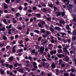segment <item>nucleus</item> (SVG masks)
Instances as JSON below:
<instances>
[{
    "instance_id": "36",
    "label": "nucleus",
    "mask_w": 76,
    "mask_h": 76,
    "mask_svg": "<svg viewBox=\"0 0 76 76\" xmlns=\"http://www.w3.org/2000/svg\"><path fill=\"white\" fill-rule=\"evenodd\" d=\"M54 11H57V7H54Z\"/></svg>"
},
{
    "instance_id": "46",
    "label": "nucleus",
    "mask_w": 76,
    "mask_h": 76,
    "mask_svg": "<svg viewBox=\"0 0 76 76\" xmlns=\"http://www.w3.org/2000/svg\"><path fill=\"white\" fill-rule=\"evenodd\" d=\"M30 35L31 37H34V33H31Z\"/></svg>"
},
{
    "instance_id": "12",
    "label": "nucleus",
    "mask_w": 76,
    "mask_h": 76,
    "mask_svg": "<svg viewBox=\"0 0 76 76\" xmlns=\"http://www.w3.org/2000/svg\"><path fill=\"white\" fill-rule=\"evenodd\" d=\"M61 15L62 17H64V16L65 15V12L64 11H63V12H61Z\"/></svg>"
},
{
    "instance_id": "48",
    "label": "nucleus",
    "mask_w": 76,
    "mask_h": 76,
    "mask_svg": "<svg viewBox=\"0 0 76 76\" xmlns=\"http://www.w3.org/2000/svg\"><path fill=\"white\" fill-rule=\"evenodd\" d=\"M67 41L68 43H69V44H70V43H71V40H70V39H68Z\"/></svg>"
},
{
    "instance_id": "64",
    "label": "nucleus",
    "mask_w": 76,
    "mask_h": 76,
    "mask_svg": "<svg viewBox=\"0 0 76 76\" xmlns=\"http://www.w3.org/2000/svg\"><path fill=\"white\" fill-rule=\"evenodd\" d=\"M19 10H22V8L21 6L19 7Z\"/></svg>"
},
{
    "instance_id": "22",
    "label": "nucleus",
    "mask_w": 76,
    "mask_h": 76,
    "mask_svg": "<svg viewBox=\"0 0 76 76\" xmlns=\"http://www.w3.org/2000/svg\"><path fill=\"white\" fill-rule=\"evenodd\" d=\"M47 19L48 21H50L51 19V17H50V18H47Z\"/></svg>"
},
{
    "instance_id": "18",
    "label": "nucleus",
    "mask_w": 76,
    "mask_h": 76,
    "mask_svg": "<svg viewBox=\"0 0 76 76\" xmlns=\"http://www.w3.org/2000/svg\"><path fill=\"white\" fill-rule=\"evenodd\" d=\"M43 12L44 13H46V12L47 11V10H46L45 8H43Z\"/></svg>"
},
{
    "instance_id": "5",
    "label": "nucleus",
    "mask_w": 76,
    "mask_h": 76,
    "mask_svg": "<svg viewBox=\"0 0 76 76\" xmlns=\"http://www.w3.org/2000/svg\"><path fill=\"white\" fill-rule=\"evenodd\" d=\"M57 52L59 54H61V53H62L63 52V50L61 49H58L57 50Z\"/></svg>"
},
{
    "instance_id": "29",
    "label": "nucleus",
    "mask_w": 76,
    "mask_h": 76,
    "mask_svg": "<svg viewBox=\"0 0 76 76\" xmlns=\"http://www.w3.org/2000/svg\"><path fill=\"white\" fill-rule=\"evenodd\" d=\"M35 32L36 33H37V34H38V33H39V30H35Z\"/></svg>"
},
{
    "instance_id": "42",
    "label": "nucleus",
    "mask_w": 76,
    "mask_h": 76,
    "mask_svg": "<svg viewBox=\"0 0 76 76\" xmlns=\"http://www.w3.org/2000/svg\"><path fill=\"white\" fill-rule=\"evenodd\" d=\"M73 34L74 35H76V30L74 31Z\"/></svg>"
},
{
    "instance_id": "21",
    "label": "nucleus",
    "mask_w": 76,
    "mask_h": 76,
    "mask_svg": "<svg viewBox=\"0 0 76 76\" xmlns=\"http://www.w3.org/2000/svg\"><path fill=\"white\" fill-rule=\"evenodd\" d=\"M62 60L61 59H60L59 60V64H61V62H62Z\"/></svg>"
},
{
    "instance_id": "11",
    "label": "nucleus",
    "mask_w": 76,
    "mask_h": 76,
    "mask_svg": "<svg viewBox=\"0 0 76 76\" xmlns=\"http://www.w3.org/2000/svg\"><path fill=\"white\" fill-rule=\"evenodd\" d=\"M67 48H64L63 49V51L64 52H65L66 53H67Z\"/></svg>"
},
{
    "instance_id": "6",
    "label": "nucleus",
    "mask_w": 76,
    "mask_h": 76,
    "mask_svg": "<svg viewBox=\"0 0 76 76\" xmlns=\"http://www.w3.org/2000/svg\"><path fill=\"white\" fill-rule=\"evenodd\" d=\"M55 29L56 30H57L58 31H60L61 30V28L59 27L58 26H56L55 27Z\"/></svg>"
},
{
    "instance_id": "35",
    "label": "nucleus",
    "mask_w": 76,
    "mask_h": 76,
    "mask_svg": "<svg viewBox=\"0 0 76 76\" xmlns=\"http://www.w3.org/2000/svg\"><path fill=\"white\" fill-rule=\"evenodd\" d=\"M50 30L52 32H54V30L53 28H50Z\"/></svg>"
},
{
    "instance_id": "8",
    "label": "nucleus",
    "mask_w": 76,
    "mask_h": 76,
    "mask_svg": "<svg viewBox=\"0 0 76 76\" xmlns=\"http://www.w3.org/2000/svg\"><path fill=\"white\" fill-rule=\"evenodd\" d=\"M72 5H69L68 7V8L69 10H71L72 9Z\"/></svg>"
},
{
    "instance_id": "45",
    "label": "nucleus",
    "mask_w": 76,
    "mask_h": 76,
    "mask_svg": "<svg viewBox=\"0 0 76 76\" xmlns=\"http://www.w3.org/2000/svg\"><path fill=\"white\" fill-rule=\"evenodd\" d=\"M2 31H5V27H3L2 28Z\"/></svg>"
},
{
    "instance_id": "16",
    "label": "nucleus",
    "mask_w": 76,
    "mask_h": 76,
    "mask_svg": "<svg viewBox=\"0 0 76 76\" xmlns=\"http://www.w3.org/2000/svg\"><path fill=\"white\" fill-rule=\"evenodd\" d=\"M4 9H7L8 7L7 5L6 4H4Z\"/></svg>"
},
{
    "instance_id": "59",
    "label": "nucleus",
    "mask_w": 76,
    "mask_h": 76,
    "mask_svg": "<svg viewBox=\"0 0 76 76\" xmlns=\"http://www.w3.org/2000/svg\"><path fill=\"white\" fill-rule=\"evenodd\" d=\"M48 57L49 58H51V55H50V54H48Z\"/></svg>"
},
{
    "instance_id": "15",
    "label": "nucleus",
    "mask_w": 76,
    "mask_h": 76,
    "mask_svg": "<svg viewBox=\"0 0 76 76\" xmlns=\"http://www.w3.org/2000/svg\"><path fill=\"white\" fill-rule=\"evenodd\" d=\"M37 16V17L38 18H41V14L39 13L37 14L36 15Z\"/></svg>"
},
{
    "instance_id": "2",
    "label": "nucleus",
    "mask_w": 76,
    "mask_h": 76,
    "mask_svg": "<svg viewBox=\"0 0 76 76\" xmlns=\"http://www.w3.org/2000/svg\"><path fill=\"white\" fill-rule=\"evenodd\" d=\"M23 48H21V49H18L17 50V51L18 53H21L22 52H23Z\"/></svg>"
},
{
    "instance_id": "56",
    "label": "nucleus",
    "mask_w": 76,
    "mask_h": 76,
    "mask_svg": "<svg viewBox=\"0 0 76 76\" xmlns=\"http://www.w3.org/2000/svg\"><path fill=\"white\" fill-rule=\"evenodd\" d=\"M27 9H28V8H27V7H26L25 8H24L23 10H24V11H25V10H27Z\"/></svg>"
},
{
    "instance_id": "1",
    "label": "nucleus",
    "mask_w": 76,
    "mask_h": 76,
    "mask_svg": "<svg viewBox=\"0 0 76 76\" xmlns=\"http://www.w3.org/2000/svg\"><path fill=\"white\" fill-rule=\"evenodd\" d=\"M57 56L59 58H62L64 57V55L63 54H58Z\"/></svg>"
},
{
    "instance_id": "43",
    "label": "nucleus",
    "mask_w": 76,
    "mask_h": 76,
    "mask_svg": "<svg viewBox=\"0 0 76 76\" xmlns=\"http://www.w3.org/2000/svg\"><path fill=\"white\" fill-rule=\"evenodd\" d=\"M10 0H6V2L7 3H9V2H10Z\"/></svg>"
},
{
    "instance_id": "31",
    "label": "nucleus",
    "mask_w": 76,
    "mask_h": 76,
    "mask_svg": "<svg viewBox=\"0 0 76 76\" xmlns=\"http://www.w3.org/2000/svg\"><path fill=\"white\" fill-rule=\"evenodd\" d=\"M35 52V49L31 51L32 53H34Z\"/></svg>"
},
{
    "instance_id": "34",
    "label": "nucleus",
    "mask_w": 76,
    "mask_h": 76,
    "mask_svg": "<svg viewBox=\"0 0 76 76\" xmlns=\"http://www.w3.org/2000/svg\"><path fill=\"white\" fill-rule=\"evenodd\" d=\"M15 15L16 16L18 17V16H19V15H20V13H19V12H18L16 13Z\"/></svg>"
},
{
    "instance_id": "37",
    "label": "nucleus",
    "mask_w": 76,
    "mask_h": 76,
    "mask_svg": "<svg viewBox=\"0 0 76 76\" xmlns=\"http://www.w3.org/2000/svg\"><path fill=\"white\" fill-rule=\"evenodd\" d=\"M73 20L74 22H76V17L74 18Z\"/></svg>"
},
{
    "instance_id": "23",
    "label": "nucleus",
    "mask_w": 76,
    "mask_h": 76,
    "mask_svg": "<svg viewBox=\"0 0 76 76\" xmlns=\"http://www.w3.org/2000/svg\"><path fill=\"white\" fill-rule=\"evenodd\" d=\"M38 26L39 27V28H42V25L40 23H39L38 24Z\"/></svg>"
},
{
    "instance_id": "47",
    "label": "nucleus",
    "mask_w": 76,
    "mask_h": 76,
    "mask_svg": "<svg viewBox=\"0 0 76 76\" xmlns=\"http://www.w3.org/2000/svg\"><path fill=\"white\" fill-rule=\"evenodd\" d=\"M33 65L34 66H36V65H37V64L36 62H34L33 63Z\"/></svg>"
},
{
    "instance_id": "33",
    "label": "nucleus",
    "mask_w": 76,
    "mask_h": 76,
    "mask_svg": "<svg viewBox=\"0 0 76 76\" xmlns=\"http://www.w3.org/2000/svg\"><path fill=\"white\" fill-rule=\"evenodd\" d=\"M10 66V64H5V67H9V66Z\"/></svg>"
},
{
    "instance_id": "32",
    "label": "nucleus",
    "mask_w": 76,
    "mask_h": 76,
    "mask_svg": "<svg viewBox=\"0 0 76 76\" xmlns=\"http://www.w3.org/2000/svg\"><path fill=\"white\" fill-rule=\"evenodd\" d=\"M32 9H32L33 10H35L37 9V7H34L32 8Z\"/></svg>"
},
{
    "instance_id": "57",
    "label": "nucleus",
    "mask_w": 76,
    "mask_h": 76,
    "mask_svg": "<svg viewBox=\"0 0 76 76\" xmlns=\"http://www.w3.org/2000/svg\"><path fill=\"white\" fill-rule=\"evenodd\" d=\"M57 38L58 40V41H61V37H58Z\"/></svg>"
},
{
    "instance_id": "26",
    "label": "nucleus",
    "mask_w": 76,
    "mask_h": 76,
    "mask_svg": "<svg viewBox=\"0 0 76 76\" xmlns=\"http://www.w3.org/2000/svg\"><path fill=\"white\" fill-rule=\"evenodd\" d=\"M60 34L62 35H66V34L65 33L60 32Z\"/></svg>"
},
{
    "instance_id": "40",
    "label": "nucleus",
    "mask_w": 76,
    "mask_h": 76,
    "mask_svg": "<svg viewBox=\"0 0 76 76\" xmlns=\"http://www.w3.org/2000/svg\"><path fill=\"white\" fill-rule=\"evenodd\" d=\"M9 66L10 69H12L13 68V65H10Z\"/></svg>"
},
{
    "instance_id": "25",
    "label": "nucleus",
    "mask_w": 76,
    "mask_h": 76,
    "mask_svg": "<svg viewBox=\"0 0 76 76\" xmlns=\"http://www.w3.org/2000/svg\"><path fill=\"white\" fill-rule=\"evenodd\" d=\"M41 23L43 25H45V22L44 21H41Z\"/></svg>"
},
{
    "instance_id": "63",
    "label": "nucleus",
    "mask_w": 76,
    "mask_h": 76,
    "mask_svg": "<svg viewBox=\"0 0 76 76\" xmlns=\"http://www.w3.org/2000/svg\"><path fill=\"white\" fill-rule=\"evenodd\" d=\"M28 13H31L32 10H28Z\"/></svg>"
},
{
    "instance_id": "50",
    "label": "nucleus",
    "mask_w": 76,
    "mask_h": 76,
    "mask_svg": "<svg viewBox=\"0 0 76 76\" xmlns=\"http://www.w3.org/2000/svg\"><path fill=\"white\" fill-rule=\"evenodd\" d=\"M61 67H65V65H64V64H62L61 65Z\"/></svg>"
},
{
    "instance_id": "17",
    "label": "nucleus",
    "mask_w": 76,
    "mask_h": 76,
    "mask_svg": "<svg viewBox=\"0 0 76 76\" xmlns=\"http://www.w3.org/2000/svg\"><path fill=\"white\" fill-rule=\"evenodd\" d=\"M72 41H75L76 39V37L73 36L72 38Z\"/></svg>"
},
{
    "instance_id": "28",
    "label": "nucleus",
    "mask_w": 76,
    "mask_h": 76,
    "mask_svg": "<svg viewBox=\"0 0 76 76\" xmlns=\"http://www.w3.org/2000/svg\"><path fill=\"white\" fill-rule=\"evenodd\" d=\"M66 29L67 30H69L70 29V27H69V26L67 25L66 27Z\"/></svg>"
},
{
    "instance_id": "19",
    "label": "nucleus",
    "mask_w": 76,
    "mask_h": 76,
    "mask_svg": "<svg viewBox=\"0 0 76 76\" xmlns=\"http://www.w3.org/2000/svg\"><path fill=\"white\" fill-rule=\"evenodd\" d=\"M3 39L4 40H6V39H7V37H6L5 36H3Z\"/></svg>"
},
{
    "instance_id": "51",
    "label": "nucleus",
    "mask_w": 76,
    "mask_h": 76,
    "mask_svg": "<svg viewBox=\"0 0 76 76\" xmlns=\"http://www.w3.org/2000/svg\"><path fill=\"white\" fill-rule=\"evenodd\" d=\"M42 37L44 38H46V37H47V36L46 35H44V34H42Z\"/></svg>"
},
{
    "instance_id": "27",
    "label": "nucleus",
    "mask_w": 76,
    "mask_h": 76,
    "mask_svg": "<svg viewBox=\"0 0 76 76\" xmlns=\"http://www.w3.org/2000/svg\"><path fill=\"white\" fill-rule=\"evenodd\" d=\"M9 61H11L13 60V57H11L9 59Z\"/></svg>"
},
{
    "instance_id": "58",
    "label": "nucleus",
    "mask_w": 76,
    "mask_h": 76,
    "mask_svg": "<svg viewBox=\"0 0 76 76\" xmlns=\"http://www.w3.org/2000/svg\"><path fill=\"white\" fill-rule=\"evenodd\" d=\"M1 66H3L4 67V66H5V65H6V63H4V64H1Z\"/></svg>"
},
{
    "instance_id": "52",
    "label": "nucleus",
    "mask_w": 76,
    "mask_h": 76,
    "mask_svg": "<svg viewBox=\"0 0 76 76\" xmlns=\"http://www.w3.org/2000/svg\"><path fill=\"white\" fill-rule=\"evenodd\" d=\"M28 59L29 60H32V57H31L30 56H28Z\"/></svg>"
},
{
    "instance_id": "13",
    "label": "nucleus",
    "mask_w": 76,
    "mask_h": 76,
    "mask_svg": "<svg viewBox=\"0 0 76 76\" xmlns=\"http://www.w3.org/2000/svg\"><path fill=\"white\" fill-rule=\"evenodd\" d=\"M45 30L44 29H42L40 31V32L41 34H43V33H45Z\"/></svg>"
},
{
    "instance_id": "38",
    "label": "nucleus",
    "mask_w": 76,
    "mask_h": 76,
    "mask_svg": "<svg viewBox=\"0 0 76 76\" xmlns=\"http://www.w3.org/2000/svg\"><path fill=\"white\" fill-rule=\"evenodd\" d=\"M29 40V39L28 38H26L25 39L26 42H28V41Z\"/></svg>"
},
{
    "instance_id": "44",
    "label": "nucleus",
    "mask_w": 76,
    "mask_h": 76,
    "mask_svg": "<svg viewBox=\"0 0 76 76\" xmlns=\"http://www.w3.org/2000/svg\"><path fill=\"white\" fill-rule=\"evenodd\" d=\"M47 60H49V61H51V58H47Z\"/></svg>"
},
{
    "instance_id": "55",
    "label": "nucleus",
    "mask_w": 76,
    "mask_h": 76,
    "mask_svg": "<svg viewBox=\"0 0 76 76\" xmlns=\"http://www.w3.org/2000/svg\"><path fill=\"white\" fill-rule=\"evenodd\" d=\"M12 24H10L9 26V29H10L12 28Z\"/></svg>"
},
{
    "instance_id": "53",
    "label": "nucleus",
    "mask_w": 76,
    "mask_h": 76,
    "mask_svg": "<svg viewBox=\"0 0 76 76\" xmlns=\"http://www.w3.org/2000/svg\"><path fill=\"white\" fill-rule=\"evenodd\" d=\"M1 75H3V74L4 73V71H2L1 72Z\"/></svg>"
},
{
    "instance_id": "9",
    "label": "nucleus",
    "mask_w": 76,
    "mask_h": 76,
    "mask_svg": "<svg viewBox=\"0 0 76 76\" xmlns=\"http://www.w3.org/2000/svg\"><path fill=\"white\" fill-rule=\"evenodd\" d=\"M52 67L53 69H54V68H56V64L54 63H53L52 64Z\"/></svg>"
},
{
    "instance_id": "39",
    "label": "nucleus",
    "mask_w": 76,
    "mask_h": 76,
    "mask_svg": "<svg viewBox=\"0 0 76 76\" xmlns=\"http://www.w3.org/2000/svg\"><path fill=\"white\" fill-rule=\"evenodd\" d=\"M28 17H31L32 16V14L28 13Z\"/></svg>"
},
{
    "instance_id": "10",
    "label": "nucleus",
    "mask_w": 76,
    "mask_h": 76,
    "mask_svg": "<svg viewBox=\"0 0 76 76\" xmlns=\"http://www.w3.org/2000/svg\"><path fill=\"white\" fill-rule=\"evenodd\" d=\"M59 22L60 23H61V24H64V23H65L64 21L63 20H60Z\"/></svg>"
},
{
    "instance_id": "24",
    "label": "nucleus",
    "mask_w": 76,
    "mask_h": 76,
    "mask_svg": "<svg viewBox=\"0 0 76 76\" xmlns=\"http://www.w3.org/2000/svg\"><path fill=\"white\" fill-rule=\"evenodd\" d=\"M70 76H75V74H73L71 72L70 73Z\"/></svg>"
},
{
    "instance_id": "20",
    "label": "nucleus",
    "mask_w": 76,
    "mask_h": 76,
    "mask_svg": "<svg viewBox=\"0 0 76 76\" xmlns=\"http://www.w3.org/2000/svg\"><path fill=\"white\" fill-rule=\"evenodd\" d=\"M61 15V14L60 12H58V14H57V16H60Z\"/></svg>"
},
{
    "instance_id": "41",
    "label": "nucleus",
    "mask_w": 76,
    "mask_h": 76,
    "mask_svg": "<svg viewBox=\"0 0 76 76\" xmlns=\"http://www.w3.org/2000/svg\"><path fill=\"white\" fill-rule=\"evenodd\" d=\"M66 62H67L68 61H69V58H66Z\"/></svg>"
},
{
    "instance_id": "62",
    "label": "nucleus",
    "mask_w": 76,
    "mask_h": 76,
    "mask_svg": "<svg viewBox=\"0 0 76 76\" xmlns=\"http://www.w3.org/2000/svg\"><path fill=\"white\" fill-rule=\"evenodd\" d=\"M53 5L52 4H50L49 5V7H53Z\"/></svg>"
},
{
    "instance_id": "54",
    "label": "nucleus",
    "mask_w": 76,
    "mask_h": 76,
    "mask_svg": "<svg viewBox=\"0 0 76 76\" xmlns=\"http://www.w3.org/2000/svg\"><path fill=\"white\" fill-rule=\"evenodd\" d=\"M4 62H5V61L1 60V64H4Z\"/></svg>"
},
{
    "instance_id": "14",
    "label": "nucleus",
    "mask_w": 76,
    "mask_h": 76,
    "mask_svg": "<svg viewBox=\"0 0 76 76\" xmlns=\"http://www.w3.org/2000/svg\"><path fill=\"white\" fill-rule=\"evenodd\" d=\"M11 31H12V29H10L8 30V34L9 35H11L12 34V32H11Z\"/></svg>"
},
{
    "instance_id": "3",
    "label": "nucleus",
    "mask_w": 76,
    "mask_h": 76,
    "mask_svg": "<svg viewBox=\"0 0 76 76\" xmlns=\"http://www.w3.org/2000/svg\"><path fill=\"white\" fill-rule=\"evenodd\" d=\"M44 51V48L43 47H41L40 49V51L41 53H42Z\"/></svg>"
},
{
    "instance_id": "49",
    "label": "nucleus",
    "mask_w": 76,
    "mask_h": 76,
    "mask_svg": "<svg viewBox=\"0 0 76 76\" xmlns=\"http://www.w3.org/2000/svg\"><path fill=\"white\" fill-rule=\"evenodd\" d=\"M41 37H39L38 39V41H41Z\"/></svg>"
},
{
    "instance_id": "7",
    "label": "nucleus",
    "mask_w": 76,
    "mask_h": 76,
    "mask_svg": "<svg viewBox=\"0 0 76 76\" xmlns=\"http://www.w3.org/2000/svg\"><path fill=\"white\" fill-rule=\"evenodd\" d=\"M18 72H20L21 73H23V69H18Z\"/></svg>"
},
{
    "instance_id": "60",
    "label": "nucleus",
    "mask_w": 76,
    "mask_h": 76,
    "mask_svg": "<svg viewBox=\"0 0 76 76\" xmlns=\"http://www.w3.org/2000/svg\"><path fill=\"white\" fill-rule=\"evenodd\" d=\"M69 0H64V3H66V2H67V1H69Z\"/></svg>"
},
{
    "instance_id": "4",
    "label": "nucleus",
    "mask_w": 76,
    "mask_h": 76,
    "mask_svg": "<svg viewBox=\"0 0 76 76\" xmlns=\"http://www.w3.org/2000/svg\"><path fill=\"white\" fill-rule=\"evenodd\" d=\"M16 47H17V45H15L12 48V52L13 53H16V50L15 49V48H16Z\"/></svg>"
},
{
    "instance_id": "61",
    "label": "nucleus",
    "mask_w": 76,
    "mask_h": 76,
    "mask_svg": "<svg viewBox=\"0 0 76 76\" xmlns=\"http://www.w3.org/2000/svg\"><path fill=\"white\" fill-rule=\"evenodd\" d=\"M19 44H23V41H21L20 42Z\"/></svg>"
},
{
    "instance_id": "30",
    "label": "nucleus",
    "mask_w": 76,
    "mask_h": 76,
    "mask_svg": "<svg viewBox=\"0 0 76 76\" xmlns=\"http://www.w3.org/2000/svg\"><path fill=\"white\" fill-rule=\"evenodd\" d=\"M10 46H9V45H7L6 46V48L7 50H9V48H10Z\"/></svg>"
}]
</instances>
